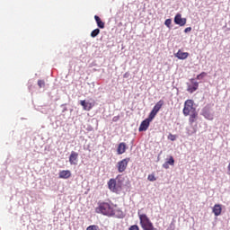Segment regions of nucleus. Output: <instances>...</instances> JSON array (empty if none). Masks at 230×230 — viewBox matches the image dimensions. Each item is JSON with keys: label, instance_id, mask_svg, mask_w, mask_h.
I'll list each match as a JSON object with an SVG mask.
<instances>
[{"label": "nucleus", "instance_id": "obj_26", "mask_svg": "<svg viewBox=\"0 0 230 230\" xmlns=\"http://www.w3.org/2000/svg\"><path fill=\"white\" fill-rule=\"evenodd\" d=\"M38 85L40 88H42V87H44V85H46V83L44 82V80H39Z\"/></svg>", "mask_w": 230, "mask_h": 230}, {"label": "nucleus", "instance_id": "obj_15", "mask_svg": "<svg viewBox=\"0 0 230 230\" xmlns=\"http://www.w3.org/2000/svg\"><path fill=\"white\" fill-rule=\"evenodd\" d=\"M71 177V171L63 170L59 172V179H69Z\"/></svg>", "mask_w": 230, "mask_h": 230}, {"label": "nucleus", "instance_id": "obj_30", "mask_svg": "<svg viewBox=\"0 0 230 230\" xmlns=\"http://www.w3.org/2000/svg\"><path fill=\"white\" fill-rule=\"evenodd\" d=\"M228 175H230V163H229V164H228Z\"/></svg>", "mask_w": 230, "mask_h": 230}, {"label": "nucleus", "instance_id": "obj_1", "mask_svg": "<svg viewBox=\"0 0 230 230\" xmlns=\"http://www.w3.org/2000/svg\"><path fill=\"white\" fill-rule=\"evenodd\" d=\"M95 213L104 215L105 217H114V207L109 202H99L98 207L95 208Z\"/></svg>", "mask_w": 230, "mask_h": 230}, {"label": "nucleus", "instance_id": "obj_3", "mask_svg": "<svg viewBox=\"0 0 230 230\" xmlns=\"http://www.w3.org/2000/svg\"><path fill=\"white\" fill-rule=\"evenodd\" d=\"M138 218L140 220V226L142 229L144 230H155V227H154V223L150 221V218L146 214H141L138 211Z\"/></svg>", "mask_w": 230, "mask_h": 230}, {"label": "nucleus", "instance_id": "obj_22", "mask_svg": "<svg viewBox=\"0 0 230 230\" xmlns=\"http://www.w3.org/2000/svg\"><path fill=\"white\" fill-rule=\"evenodd\" d=\"M86 230H100V226L96 225H92L86 228Z\"/></svg>", "mask_w": 230, "mask_h": 230}, {"label": "nucleus", "instance_id": "obj_20", "mask_svg": "<svg viewBox=\"0 0 230 230\" xmlns=\"http://www.w3.org/2000/svg\"><path fill=\"white\" fill-rule=\"evenodd\" d=\"M98 35H100V29H94L92 32H91V37L93 39H94L95 37H98Z\"/></svg>", "mask_w": 230, "mask_h": 230}, {"label": "nucleus", "instance_id": "obj_28", "mask_svg": "<svg viewBox=\"0 0 230 230\" xmlns=\"http://www.w3.org/2000/svg\"><path fill=\"white\" fill-rule=\"evenodd\" d=\"M190 31H191V27H187V28L184 30V33H190Z\"/></svg>", "mask_w": 230, "mask_h": 230}, {"label": "nucleus", "instance_id": "obj_19", "mask_svg": "<svg viewBox=\"0 0 230 230\" xmlns=\"http://www.w3.org/2000/svg\"><path fill=\"white\" fill-rule=\"evenodd\" d=\"M190 82L193 85L189 86L188 91H189V93H195V91H197V89H199V84L197 82H193V79H191Z\"/></svg>", "mask_w": 230, "mask_h": 230}, {"label": "nucleus", "instance_id": "obj_5", "mask_svg": "<svg viewBox=\"0 0 230 230\" xmlns=\"http://www.w3.org/2000/svg\"><path fill=\"white\" fill-rule=\"evenodd\" d=\"M164 105V101H163V100H160L155 103L153 110L149 113V117L151 119H154V118H155V116H157V112H159V111H161V109L163 108Z\"/></svg>", "mask_w": 230, "mask_h": 230}, {"label": "nucleus", "instance_id": "obj_24", "mask_svg": "<svg viewBox=\"0 0 230 230\" xmlns=\"http://www.w3.org/2000/svg\"><path fill=\"white\" fill-rule=\"evenodd\" d=\"M168 139H170V141H175V139H177V136H175V135L170 133V134L168 135Z\"/></svg>", "mask_w": 230, "mask_h": 230}, {"label": "nucleus", "instance_id": "obj_27", "mask_svg": "<svg viewBox=\"0 0 230 230\" xmlns=\"http://www.w3.org/2000/svg\"><path fill=\"white\" fill-rule=\"evenodd\" d=\"M129 230H139V226H137V225H133L129 227Z\"/></svg>", "mask_w": 230, "mask_h": 230}, {"label": "nucleus", "instance_id": "obj_23", "mask_svg": "<svg viewBox=\"0 0 230 230\" xmlns=\"http://www.w3.org/2000/svg\"><path fill=\"white\" fill-rule=\"evenodd\" d=\"M207 73L206 72H202L201 74L197 75V80H202L204 77L207 76Z\"/></svg>", "mask_w": 230, "mask_h": 230}, {"label": "nucleus", "instance_id": "obj_29", "mask_svg": "<svg viewBox=\"0 0 230 230\" xmlns=\"http://www.w3.org/2000/svg\"><path fill=\"white\" fill-rule=\"evenodd\" d=\"M123 78H128V72H127V73H125V74L123 75Z\"/></svg>", "mask_w": 230, "mask_h": 230}, {"label": "nucleus", "instance_id": "obj_17", "mask_svg": "<svg viewBox=\"0 0 230 230\" xmlns=\"http://www.w3.org/2000/svg\"><path fill=\"white\" fill-rule=\"evenodd\" d=\"M202 116H204V118H206V119H213V115L211 114V112H209V109L208 108H204L202 110Z\"/></svg>", "mask_w": 230, "mask_h": 230}, {"label": "nucleus", "instance_id": "obj_14", "mask_svg": "<svg viewBox=\"0 0 230 230\" xmlns=\"http://www.w3.org/2000/svg\"><path fill=\"white\" fill-rule=\"evenodd\" d=\"M213 213L215 217H220L222 215V205L216 204L213 208Z\"/></svg>", "mask_w": 230, "mask_h": 230}, {"label": "nucleus", "instance_id": "obj_12", "mask_svg": "<svg viewBox=\"0 0 230 230\" xmlns=\"http://www.w3.org/2000/svg\"><path fill=\"white\" fill-rule=\"evenodd\" d=\"M80 105H82L84 111H91L93 107H94V104L93 102H87L85 100L80 102Z\"/></svg>", "mask_w": 230, "mask_h": 230}, {"label": "nucleus", "instance_id": "obj_2", "mask_svg": "<svg viewBox=\"0 0 230 230\" xmlns=\"http://www.w3.org/2000/svg\"><path fill=\"white\" fill-rule=\"evenodd\" d=\"M108 188L113 193H119L123 190V181L119 180V176H117L116 179H110Z\"/></svg>", "mask_w": 230, "mask_h": 230}, {"label": "nucleus", "instance_id": "obj_25", "mask_svg": "<svg viewBox=\"0 0 230 230\" xmlns=\"http://www.w3.org/2000/svg\"><path fill=\"white\" fill-rule=\"evenodd\" d=\"M164 24H165V26H167V28H171V26H172V19L165 20Z\"/></svg>", "mask_w": 230, "mask_h": 230}, {"label": "nucleus", "instance_id": "obj_4", "mask_svg": "<svg viewBox=\"0 0 230 230\" xmlns=\"http://www.w3.org/2000/svg\"><path fill=\"white\" fill-rule=\"evenodd\" d=\"M197 111V109L193 107V101L192 100H187L184 102V108H183V115L184 116H190L191 113Z\"/></svg>", "mask_w": 230, "mask_h": 230}, {"label": "nucleus", "instance_id": "obj_16", "mask_svg": "<svg viewBox=\"0 0 230 230\" xmlns=\"http://www.w3.org/2000/svg\"><path fill=\"white\" fill-rule=\"evenodd\" d=\"M176 57L177 58H179L180 60H186V58L188 57H190V53L188 52H182L181 50H178V52L176 53Z\"/></svg>", "mask_w": 230, "mask_h": 230}, {"label": "nucleus", "instance_id": "obj_10", "mask_svg": "<svg viewBox=\"0 0 230 230\" xmlns=\"http://www.w3.org/2000/svg\"><path fill=\"white\" fill-rule=\"evenodd\" d=\"M175 164V159H173V156H170L169 159L166 160V162L163 164V168L165 170H168L170 166H174Z\"/></svg>", "mask_w": 230, "mask_h": 230}, {"label": "nucleus", "instance_id": "obj_11", "mask_svg": "<svg viewBox=\"0 0 230 230\" xmlns=\"http://www.w3.org/2000/svg\"><path fill=\"white\" fill-rule=\"evenodd\" d=\"M127 152V144L125 142H121L119 144L118 148H117V153L119 155H121Z\"/></svg>", "mask_w": 230, "mask_h": 230}, {"label": "nucleus", "instance_id": "obj_21", "mask_svg": "<svg viewBox=\"0 0 230 230\" xmlns=\"http://www.w3.org/2000/svg\"><path fill=\"white\" fill-rule=\"evenodd\" d=\"M147 180H148L150 182H154V181H157V178H155V175H154V174H149V175L147 176Z\"/></svg>", "mask_w": 230, "mask_h": 230}, {"label": "nucleus", "instance_id": "obj_8", "mask_svg": "<svg viewBox=\"0 0 230 230\" xmlns=\"http://www.w3.org/2000/svg\"><path fill=\"white\" fill-rule=\"evenodd\" d=\"M174 22L179 26H186L187 20L182 18V14L177 13L174 17Z\"/></svg>", "mask_w": 230, "mask_h": 230}, {"label": "nucleus", "instance_id": "obj_13", "mask_svg": "<svg viewBox=\"0 0 230 230\" xmlns=\"http://www.w3.org/2000/svg\"><path fill=\"white\" fill-rule=\"evenodd\" d=\"M189 123L193 125L197 119H199V112L193 111L192 113L189 114Z\"/></svg>", "mask_w": 230, "mask_h": 230}, {"label": "nucleus", "instance_id": "obj_18", "mask_svg": "<svg viewBox=\"0 0 230 230\" xmlns=\"http://www.w3.org/2000/svg\"><path fill=\"white\" fill-rule=\"evenodd\" d=\"M94 19H95L98 28H101V30H103V28H105V22H103L102 21V19L100 18V16H98V15H95Z\"/></svg>", "mask_w": 230, "mask_h": 230}, {"label": "nucleus", "instance_id": "obj_6", "mask_svg": "<svg viewBox=\"0 0 230 230\" xmlns=\"http://www.w3.org/2000/svg\"><path fill=\"white\" fill-rule=\"evenodd\" d=\"M128 163H130V158H124L123 160L118 162L117 168L119 173H123L125 170H127V166H128Z\"/></svg>", "mask_w": 230, "mask_h": 230}, {"label": "nucleus", "instance_id": "obj_7", "mask_svg": "<svg viewBox=\"0 0 230 230\" xmlns=\"http://www.w3.org/2000/svg\"><path fill=\"white\" fill-rule=\"evenodd\" d=\"M154 119H150V116H148L147 119L143 120L138 128L139 132H146L148 130V128L150 127V122L153 121Z\"/></svg>", "mask_w": 230, "mask_h": 230}, {"label": "nucleus", "instance_id": "obj_9", "mask_svg": "<svg viewBox=\"0 0 230 230\" xmlns=\"http://www.w3.org/2000/svg\"><path fill=\"white\" fill-rule=\"evenodd\" d=\"M70 164L76 165L78 164V153L72 151L69 156Z\"/></svg>", "mask_w": 230, "mask_h": 230}]
</instances>
